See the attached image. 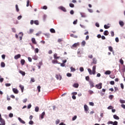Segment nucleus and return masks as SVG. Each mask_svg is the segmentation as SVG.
Wrapping results in <instances>:
<instances>
[{"label": "nucleus", "instance_id": "nucleus-1", "mask_svg": "<svg viewBox=\"0 0 125 125\" xmlns=\"http://www.w3.org/2000/svg\"><path fill=\"white\" fill-rule=\"evenodd\" d=\"M88 72L89 73V75H95L96 73V65H94L92 67V70L90 68L88 69Z\"/></svg>", "mask_w": 125, "mask_h": 125}, {"label": "nucleus", "instance_id": "nucleus-2", "mask_svg": "<svg viewBox=\"0 0 125 125\" xmlns=\"http://www.w3.org/2000/svg\"><path fill=\"white\" fill-rule=\"evenodd\" d=\"M95 87L98 89H101L102 88V83H100L95 85Z\"/></svg>", "mask_w": 125, "mask_h": 125}, {"label": "nucleus", "instance_id": "nucleus-3", "mask_svg": "<svg viewBox=\"0 0 125 125\" xmlns=\"http://www.w3.org/2000/svg\"><path fill=\"white\" fill-rule=\"evenodd\" d=\"M12 90L14 93H15V94H18V93H19V91H18V89H17V88H13L12 89Z\"/></svg>", "mask_w": 125, "mask_h": 125}, {"label": "nucleus", "instance_id": "nucleus-4", "mask_svg": "<svg viewBox=\"0 0 125 125\" xmlns=\"http://www.w3.org/2000/svg\"><path fill=\"white\" fill-rule=\"evenodd\" d=\"M56 78L57 80H59L60 81H61V79H62V76H61L60 74H56Z\"/></svg>", "mask_w": 125, "mask_h": 125}, {"label": "nucleus", "instance_id": "nucleus-5", "mask_svg": "<svg viewBox=\"0 0 125 125\" xmlns=\"http://www.w3.org/2000/svg\"><path fill=\"white\" fill-rule=\"evenodd\" d=\"M59 9L62 10L64 12H66V11H67V10H66V8H65V7H64L62 6L59 7Z\"/></svg>", "mask_w": 125, "mask_h": 125}, {"label": "nucleus", "instance_id": "nucleus-6", "mask_svg": "<svg viewBox=\"0 0 125 125\" xmlns=\"http://www.w3.org/2000/svg\"><path fill=\"white\" fill-rule=\"evenodd\" d=\"M80 46V42L75 43L73 45H72L71 48H73V47L76 48L77 46Z\"/></svg>", "mask_w": 125, "mask_h": 125}, {"label": "nucleus", "instance_id": "nucleus-7", "mask_svg": "<svg viewBox=\"0 0 125 125\" xmlns=\"http://www.w3.org/2000/svg\"><path fill=\"white\" fill-rule=\"evenodd\" d=\"M84 111H85L86 113H87V112H88V106H87V105L85 104L84 105Z\"/></svg>", "mask_w": 125, "mask_h": 125}, {"label": "nucleus", "instance_id": "nucleus-8", "mask_svg": "<svg viewBox=\"0 0 125 125\" xmlns=\"http://www.w3.org/2000/svg\"><path fill=\"white\" fill-rule=\"evenodd\" d=\"M18 120L20 122V123H21V124H23V125H24V124H26V122H25V121H24L23 120H22V119H21V118L19 117Z\"/></svg>", "mask_w": 125, "mask_h": 125}, {"label": "nucleus", "instance_id": "nucleus-9", "mask_svg": "<svg viewBox=\"0 0 125 125\" xmlns=\"http://www.w3.org/2000/svg\"><path fill=\"white\" fill-rule=\"evenodd\" d=\"M21 57V54H18L14 56V58L16 59V60H17V59H19Z\"/></svg>", "mask_w": 125, "mask_h": 125}, {"label": "nucleus", "instance_id": "nucleus-10", "mask_svg": "<svg viewBox=\"0 0 125 125\" xmlns=\"http://www.w3.org/2000/svg\"><path fill=\"white\" fill-rule=\"evenodd\" d=\"M89 84L91 88H92V87H94V83L93 82H89Z\"/></svg>", "mask_w": 125, "mask_h": 125}, {"label": "nucleus", "instance_id": "nucleus-11", "mask_svg": "<svg viewBox=\"0 0 125 125\" xmlns=\"http://www.w3.org/2000/svg\"><path fill=\"white\" fill-rule=\"evenodd\" d=\"M97 63V61H96V59L95 58H94L93 59V62H91V65H92L93 64H96Z\"/></svg>", "mask_w": 125, "mask_h": 125}, {"label": "nucleus", "instance_id": "nucleus-12", "mask_svg": "<svg viewBox=\"0 0 125 125\" xmlns=\"http://www.w3.org/2000/svg\"><path fill=\"white\" fill-rule=\"evenodd\" d=\"M31 41H32V43H33L34 44H37V42L36 41V39L32 38Z\"/></svg>", "mask_w": 125, "mask_h": 125}, {"label": "nucleus", "instance_id": "nucleus-13", "mask_svg": "<svg viewBox=\"0 0 125 125\" xmlns=\"http://www.w3.org/2000/svg\"><path fill=\"white\" fill-rule=\"evenodd\" d=\"M119 24L120 25L121 27H124V25H125V23L124 21H119Z\"/></svg>", "mask_w": 125, "mask_h": 125}, {"label": "nucleus", "instance_id": "nucleus-14", "mask_svg": "<svg viewBox=\"0 0 125 125\" xmlns=\"http://www.w3.org/2000/svg\"><path fill=\"white\" fill-rule=\"evenodd\" d=\"M1 124H0V125H5V121H4V120H1V121H0Z\"/></svg>", "mask_w": 125, "mask_h": 125}, {"label": "nucleus", "instance_id": "nucleus-15", "mask_svg": "<svg viewBox=\"0 0 125 125\" xmlns=\"http://www.w3.org/2000/svg\"><path fill=\"white\" fill-rule=\"evenodd\" d=\"M73 87H75V88H78L79 87V83H75L73 85Z\"/></svg>", "mask_w": 125, "mask_h": 125}, {"label": "nucleus", "instance_id": "nucleus-16", "mask_svg": "<svg viewBox=\"0 0 125 125\" xmlns=\"http://www.w3.org/2000/svg\"><path fill=\"white\" fill-rule=\"evenodd\" d=\"M54 59H59L60 57H57V54L55 53L54 54Z\"/></svg>", "mask_w": 125, "mask_h": 125}, {"label": "nucleus", "instance_id": "nucleus-17", "mask_svg": "<svg viewBox=\"0 0 125 125\" xmlns=\"http://www.w3.org/2000/svg\"><path fill=\"white\" fill-rule=\"evenodd\" d=\"M52 63H53V64H57L58 63V61L56 60H53L52 61Z\"/></svg>", "mask_w": 125, "mask_h": 125}, {"label": "nucleus", "instance_id": "nucleus-18", "mask_svg": "<svg viewBox=\"0 0 125 125\" xmlns=\"http://www.w3.org/2000/svg\"><path fill=\"white\" fill-rule=\"evenodd\" d=\"M104 36H108L109 35V32L107 30H105L104 32Z\"/></svg>", "mask_w": 125, "mask_h": 125}, {"label": "nucleus", "instance_id": "nucleus-19", "mask_svg": "<svg viewBox=\"0 0 125 125\" xmlns=\"http://www.w3.org/2000/svg\"><path fill=\"white\" fill-rule=\"evenodd\" d=\"M113 118L115 120H120V117H119V116H117V115H114Z\"/></svg>", "mask_w": 125, "mask_h": 125}, {"label": "nucleus", "instance_id": "nucleus-20", "mask_svg": "<svg viewBox=\"0 0 125 125\" xmlns=\"http://www.w3.org/2000/svg\"><path fill=\"white\" fill-rule=\"evenodd\" d=\"M44 115H45V112H43L42 113L41 115V118L42 119H43L44 116Z\"/></svg>", "mask_w": 125, "mask_h": 125}, {"label": "nucleus", "instance_id": "nucleus-21", "mask_svg": "<svg viewBox=\"0 0 125 125\" xmlns=\"http://www.w3.org/2000/svg\"><path fill=\"white\" fill-rule=\"evenodd\" d=\"M19 73H20V74H22V76H25V75H26V73H25V72H24L22 70H20Z\"/></svg>", "mask_w": 125, "mask_h": 125}, {"label": "nucleus", "instance_id": "nucleus-22", "mask_svg": "<svg viewBox=\"0 0 125 125\" xmlns=\"http://www.w3.org/2000/svg\"><path fill=\"white\" fill-rule=\"evenodd\" d=\"M105 75H110L111 74V71L107 70L104 73Z\"/></svg>", "mask_w": 125, "mask_h": 125}, {"label": "nucleus", "instance_id": "nucleus-23", "mask_svg": "<svg viewBox=\"0 0 125 125\" xmlns=\"http://www.w3.org/2000/svg\"><path fill=\"white\" fill-rule=\"evenodd\" d=\"M21 64L23 65L25 64V60L24 59H22L21 60Z\"/></svg>", "mask_w": 125, "mask_h": 125}, {"label": "nucleus", "instance_id": "nucleus-24", "mask_svg": "<svg viewBox=\"0 0 125 125\" xmlns=\"http://www.w3.org/2000/svg\"><path fill=\"white\" fill-rule=\"evenodd\" d=\"M20 87L21 90V92H23V91H24V86L20 85Z\"/></svg>", "mask_w": 125, "mask_h": 125}, {"label": "nucleus", "instance_id": "nucleus-25", "mask_svg": "<svg viewBox=\"0 0 125 125\" xmlns=\"http://www.w3.org/2000/svg\"><path fill=\"white\" fill-rule=\"evenodd\" d=\"M50 32H51V33H53V34H54V33H56L55 30L54 29H53V28H51V29H50Z\"/></svg>", "mask_w": 125, "mask_h": 125}, {"label": "nucleus", "instance_id": "nucleus-26", "mask_svg": "<svg viewBox=\"0 0 125 125\" xmlns=\"http://www.w3.org/2000/svg\"><path fill=\"white\" fill-rule=\"evenodd\" d=\"M81 17H83V18H84L86 17V16H85V14L83 13H81Z\"/></svg>", "mask_w": 125, "mask_h": 125}, {"label": "nucleus", "instance_id": "nucleus-27", "mask_svg": "<svg viewBox=\"0 0 125 125\" xmlns=\"http://www.w3.org/2000/svg\"><path fill=\"white\" fill-rule=\"evenodd\" d=\"M108 49L109 51H111V52H113V47L111 46L108 47Z\"/></svg>", "mask_w": 125, "mask_h": 125}, {"label": "nucleus", "instance_id": "nucleus-28", "mask_svg": "<svg viewBox=\"0 0 125 125\" xmlns=\"http://www.w3.org/2000/svg\"><path fill=\"white\" fill-rule=\"evenodd\" d=\"M119 62L121 64V65H124V60H123L122 59H121L120 60Z\"/></svg>", "mask_w": 125, "mask_h": 125}, {"label": "nucleus", "instance_id": "nucleus-29", "mask_svg": "<svg viewBox=\"0 0 125 125\" xmlns=\"http://www.w3.org/2000/svg\"><path fill=\"white\" fill-rule=\"evenodd\" d=\"M1 67H2L3 68L5 67V63H4V62H1Z\"/></svg>", "mask_w": 125, "mask_h": 125}, {"label": "nucleus", "instance_id": "nucleus-30", "mask_svg": "<svg viewBox=\"0 0 125 125\" xmlns=\"http://www.w3.org/2000/svg\"><path fill=\"white\" fill-rule=\"evenodd\" d=\"M34 32V29H30L29 32H28V34H32Z\"/></svg>", "mask_w": 125, "mask_h": 125}, {"label": "nucleus", "instance_id": "nucleus-31", "mask_svg": "<svg viewBox=\"0 0 125 125\" xmlns=\"http://www.w3.org/2000/svg\"><path fill=\"white\" fill-rule=\"evenodd\" d=\"M41 87L40 85L38 86L37 89L38 90V92H41Z\"/></svg>", "mask_w": 125, "mask_h": 125}, {"label": "nucleus", "instance_id": "nucleus-32", "mask_svg": "<svg viewBox=\"0 0 125 125\" xmlns=\"http://www.w3.org/2000/svg\"><path fill=\"white\" fill-rule=\"evenodd\" d=\"M70 69L71 72H75L76 71V69L73 67H71Z\"/></svg>", "mask_w": 125, "mask_h": 125}, {"label": "nucleus", "instance_id": "nucleus-33", "mask_svg": "<svg viewBox=\"0 0 125 125\" xmlns=\"http://www.w3.org/2000/svg\"><path fill=\"white\" fill-rule=\"evenodd\" d=\"M16 9L17 11V12H19V8L18 7V5H16Z\"/></svg>", "mask_w": 125, "mask_h": 125}, {"label": "nucleus", "instance_id": "nucleus-34", "mask_svg": "<svg viewBox=\"0 0 125 125\" xmlns=\"http://www.w3.org/2000/svg\"><path fill=\"white\" fill-rule=\"evenodd\" d=\"M34 24H35V25H39V21H38V20L35 21Z\"/></svg>", "mask_w": 125, "mask_h": 125}, {"label": "nucleus", "instance_id": "nucleus-35", "mask_svg": "<svg viewBox=\"0 0 125 125\" xmlns=\"http://www.w3.org/2000/svg\"><path fill=\"white\" fill-rule=\"evenodd\" d=\"M40 110V108H39L38 106H36L35 107V111L36 112H39V110Z\"/></svg>", "mask_w": 125, "mask_h": 125}, {"label": "nucleus", "instance_id": "nucleus-36", "mask_svg": "<svg viewBox=\"0 0 125 125\" xmlns=\"http://www.w3.org/2000/svg\"><path fill=\"white\" fill-rule=\"evenodd\" d=\"M69 6H70V7H72V8L75 7V5L73 3H70Z\"/></svg>", "mask_w": 125, "mask_h": 125}, {"label": "nucleus", "instance_id": "nucleus-37", "mask_svg": "<svg viewBox=\"0 0 125 125\" xmlns=\"http://www.w3.org/2000/svg\"><path fill=\"white\" fill-rule=\"evenodd\" d=\"M85 41H83L82 42V45H83V46H84L85 45Z\"/></svg>", "mask_w": 125, "mask_h": 125}, {"label": "nucleus", "instance_id": "nucleus-38", "mask_svg": "<svg viewBox=\"0 0 125 125\" xmlns=\"http://www.w3.org/2000/svg\"><path fill=\"white\" fill-rule=\"evenodd\" d=\"M80 72H83V71H84L83 67H80Z\"/></svg>", "mask_w": 125, "mask_h": 125}, {"label": "nucleus", "instance_id": "nucleus-39", "mask_svg": "<svg viewBox=\"0 0 125 125\" xmlns=\"http://www.w3.org/2000/svg\"><path fill=\"white\" fill-rule=\"evenodd\" d=\"M19 35H21V36L20 37V40H22V38L23 37V33L20 32L19 33Z\"/></svg>", "mask_w": 125, "mask_h": 125}, {"label": "nucleus", "instance_id": "nucleus-40", "mask_svg": "<svg viewBox=\"0 0 125 125\" xmlns=\"http://www.w3.org/2000/svg\"><path fill=\"white\" fill-rule=\"evenodd\" d=\"M104 29H109L110 28V26H107V25L105 24L104 25Z\"/></svg>", "mask_w": 125, "mask_h": 125}, {"label": "nucleus", "instance_id": "nucleus-41", "mask_svg": "<svg viewBox=\"0 0 125 125\" xmlns=\"http://www.w3.org/2000/svg\"><path fill=\"white\" fill-rule=\"evenodd\" d=\"M114 97V96H113L112 95H110L109 96V99H110L111 100H112L113 99V98Z\"/></svg>", "mask_w": 125, "mask_h": 125}, {"label": "nucleus", "instance_id": "nucleus-42", "mask_svg": "<svg viewBox=\"0 0 125 125\" xmlns=\"http://www.w3.org/2000/svg\"><path fill=\"white\" fill-rule=\"evenodd\" d=\"M113 108H114V107H113V106H112L111 105H110L109 106H108L107 107V109H108V110H111L112 109H113Z\"/></svg>", "mask_w": 125, "mask_h": 125}, {"label": "nucleus", "instance_id": "nucleus-43", "mask_svg": "<svg viewBox=\"0 0 125 125\" xmlns=\"http://www.w3.org/2000/svg\"><path fill=\"white\" fill-rule=\"evenodd\" d=\"M110 83L111 85H114L115 84V81H110Z\"/></svg>", "mask_w": 125, "mask_h": 125}, {"label": "nucleus", "instance_id": "nucleus-44", "mask_svg": "<svg viewBox=\"0 0 125 125\" xmlns=\"http://www.w3.org/2000/svg\"><path fill=\"white\" fill-rule=\"evenodd\" d=\"M30 5V0H28L27 1V4H26V6L28 7Z\"/></svg>", "mask_w": 125, "mask_h": 125}, {"label": "nucleus", "instance_id": "nucleus-45", "mask_svg": "<svg viewBox=\"0 0 125 125\" xmlns=\"http://www.w3.org/2000/svg\"><path fill=\"white\" fill-rule=\"evenodd\" d=\"M30 82H31L32 83H35V82H36V81L35 80V79L32 78L31 79Z\"/></svg>", "mask_w": 125, "mask_h": 125}, {"label": "nucleus", "instance_id": "nucleus-46", "mask_svg": "<svg viewBox=\"0 0 125 125\" xmlns=\"http://www.w3.org/2000/svg\"><path fill=\"white\" fill-rule=\"evenodd\" d=\"M110 34H111V37H114L115 36V34L114 33V31H111Z\"/></svg>", "mask_w": 125, "mask_h": 125}, {"label": "nucleus", "instance_id": "nucleus-47", "mask_svg": "<svg viewBox=\"0 0 125 125\" xmlns=\"http://www.w3.org/2000/svg\"><path fill=\"white\" fill-rule=\"evenodd\" d=\"M35 52L36 53H39V48H36L35 50Z\"/></svg>", "mask_w": 125, "mask_h": 125}, {"label": "nucleus", "instance_id": "nucleus-48", "mask_svg": "<svg viewBox=\"0 0 125 125\" xmlns=\"http://www.w3.org/2000/svg\"><path fill=\"white\" fill-rule=\"evenodd\" d=\"M120 85H121V88H122V89H124V84H123V83H121L120 84Z\"/></svg>", "mask_w": 125, "mask_h": 125}, {"label": "nucleus", "instance_id": "nucleus-49", "mask_svg": "<svg viewBox=\"0 0 125 125\" xmlns=\"http://www.w3.org/2000/svg\"><path fill=\"white\" fill-rule=\"evenodd\" d=\"M120 103H122V104H123L124 103H125V101L124 100H120Z\"/></svg>", "mask_w": 125, "mask_h": 125}, {"label": "nucleus", "instance_id": "nucleus-50", "mask_svg": "<svg viewBox=\"0 0 125 125\" xmlns=\"http://www.w3.org/2000/svg\"><path fill=\"white\" fill-rule=\"evenodd\" d=\"M77 23H78V20H76V21H74L73 22L74 25L77 24Z\"/></svg>", "mask_w": 125, "mask_h": 125}, {"label": "nucleus", "instance_id": "nucleus-51", "mask_svg": "<svg viewBox=\"0 0 125 125\" xmlns=\"http://www.w3.org/2000/svg\"><path fill=\"white\" fill-rule=\"evenodd\" d=\"M88 58H90V59H92L93 58V56L92 55H89L88 56Z\"/></svg>", "mask_w": 125, "mask_h": 125}, {"label": "nucleus", "instance_id": "nucleus-52", "mask_svg": "<svg viewBox=\"0 0 125 125\" xmlns=\"http://www.w3.org/2000/svg\"><path fill=\"white\" fill-rule=\"evenodd\" d=\"M112 125H118V122L115 121L114 122H113Z\"/></svg>", "mask_w": 125, "mask_h": 125}, {"label": "nucleus", "instance_id": "nucleus-53", "mask_svg": "<svg viewBox=\"0 0 125 125\" xmlns=\"http://www.w3.org/2000/svg\"><path fill=\"white\" fill-rule=\"evenodd\" d=\"M113 121H109L107 123V125H113Z\"/></svg>", "mask_w": 125, "mask_h": 125}, {"label": "nucleus", "instance_id": "nucleus-54", "mask_svg": "<svg viewBox=\"0 0 125 125\" xmlns=\"http://www.w3.org/2000/svg\"><path fill=\"white\" fill-rule=\"evenodd\" d=\"M77 119V116L75 115L72 118V121H75Z\"/></svg>", "mask_w": 125, "mask_h": 125}, {"label": "nucleus", "instance_id": "nucleus-55", "mask_svg": "<svg viewBox=\"0 0 125 125\" xmlns=\"http://www.w3.org/2000/svg\"><path fill=\"white\" fill-rule=\"evenodd\" d=\"M88 92H89V94H93V91H92V90H90L88 91Z\"/></svg>", "mask_w": 125, "mask_h": 125}, {"label": "nucleus", "instance_id": "nucleus-56", "mask_svg": "<svg viewBox=\"0 0 125 125\" xmlns=\"http://www.w3.org/2000/svg\"><path fill=\"white\" fill-rule=\"evenodd\" d=\"M95 26H96V27H97L98 28H99V27H100L99 23H98L97 22L95 23Z\"/></svg>", "mask_w": 125, "mask_h": 125}, {"label": "nucleus", "instance_id": "nucleus-57", "mask_svg": "<svg viewBox=\"0 0 125 125\" xmlns=\"http://www.w3.org/2000/svg\"><path fill=\"white\" fill-rule=\"evenodd\" d=\"M66 76H67V77H72V74H71V73H67V74H66Z\"/></svg>", "mask_w": 125, "mask_h": 125}, {"label": "nucleus", "instance_id": "nucleus-58", "mask_svg": "<svg viewBox=\"0 0 125 125\" xmlns=\"http://www.w3.org/2000/svg\"><path fill=\"white\" fill-rule=\"evenodd\" d=\"M29 125H33L34 124V121H29Z\"/></svg>", "mask_w": 125, "mask_h": 125}, {"label": "nucleus", "instance_id": "nucleus-59", "mask_svg": "<svg viewBox=\"0 0 125 125\" xmlns=\"http://www.w3.org/2000/svg\"><path fill=\"white\" fill-rule=\"evenodd\" d=\"M89 105H90V106H94V103H93L92 102H90Z\"/></svg>", "mask_w": 125, "mask_h": 125}, {"label": "nucleus", "instance_id": "nucleus-60", "mask_svg": "<svg viewBox=\"0 0 125 125\" xmlns=\"http://www.w3.org/2000/svg\"><path fill=\"white\" fill-rule=\"evenodd\" d=\"M9 116L10 118H12L13 117V113H10L9 115Z\"/></svg>", "mask_w": 125, "mask_h": 125}, {"label": "nucleus", "instance_id": "nucleus-61", "mask_svg": "<svg viewBox=\"0 0 125 125\" xmlns=\"http://www.w3.org/2000/svg\"><path fill=\"white\" fill-rule=\"evenodd\" d=\"M114 89H115V92H116V91H118V90H119V88L117 87H114Z\"/></svg>", "mask_w": 125, "mask_h": 125}, {"label": "nucleus", "instance_id": "nucleus-62", "mask_svg": "<svg viewBox=\"0 0 125 125\" xmlns=\"http://www.w3.org/2000/svg\"><path fill=\"white\" fill-rule=\"evenodd\" d=\"M7 110H12V107L10 106L7 107Z\"/></svg>", "mask_w": 125, "mask_h": 125}, {"label": "nucleus", "instance_id": "nucleus-63", "mask_svg": "<svg viewBox=\"0 0 125 125\" xmlns=\"http://www.w3.org/2000/svg\"><path fill=\"white\" fill-rule=\"evenodd\" d=\"M115 42H119V38L116 37L115 38Z\"/></svg>", "mask_w": 125, "mask_h": 125}, {"label": "nucleus", "instance_id": "nucleus-64", "mask_svg": "<svg viewBox=\"0 0 125 125\" xmlns=\"http://www.w3.org/2000/svg\"><path fill=\"white\" fill-rule=\"evenodd\" d=\"M86 81H89V76H86L85 77Z\"/></svg>", "mask_w": 125, "mask_h": 125}]
</instances>
